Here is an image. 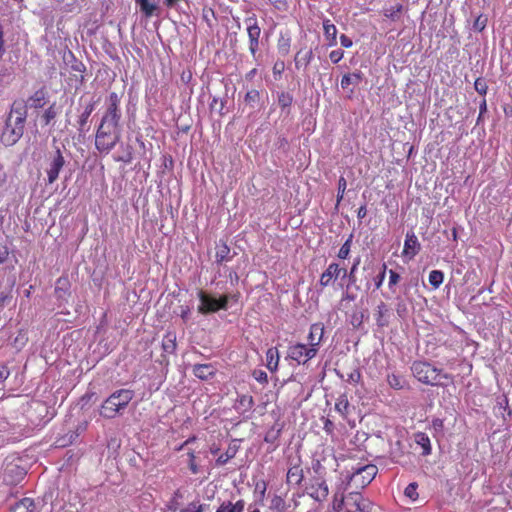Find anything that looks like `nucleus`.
Listing matches in <instances>:
<instances>
[{
    "instance_id": "1",
    "label": "nucleus",
    "mask_w": 512,
    "mask_h": 512,
    "mask_svg": "<svg viewBox=\"0 0 512 512\" xmlns=\"http://www.w3.org/2000/svg\"><path fill=\"white\" fill-rule=\"evenodd\" d=\"M413 376L421 383L431 386H446L454 382V376L433 366L427 361L417 360L411 365Z\"/></svg>"
},
{
    "instance_id": "2",
    "label": "nucleus",
    "mask_w": 512,
    "mask_h": 512,
    "mask_svg": "<svg viewBox=\"0 0 512 512\" xmlns=\"http://www.w3.org/2000/svg\"><path fill=\"white\" fill-rule=\"evenodd\" d=\"M373 502L359 492H336L333 495L332 512H372Z\"/></svg>"
},
{
    "instance_id": "3",
    "label": "nucleus",
    "mask_w": 512,
    "mask_h": 512,
    "mask_svg": "<svg viewBox=\"0 0 512 512\" xmlns=\"http://www.w3.org/2000/svg\"><path fill=\"white\" fill-rule=\"evenodd\" d=\"M121 124L100 121L95 134V148L100 154H109L121 139Z\"/></svg>"
},
{
    "instance_id": "4",
    "label": "nucleus",
    "mask_w": 512,
    "mask_h": 512,
    "mask_svg": "<svg viewBox=\"0 0 512 512\" xmlns=\"http://www.w3.org/2000/svg\"><path fill=\"white\" fill-rule=\"evenodd\" d=\"M135 396L131 389H119L114 391L101 405L99 413L106 419H113L126 409Z\"/></svg>"
},
{
    "instance_id": "5",
    "label": "nucleus",
    "mask_w": 512,
    "mask_h": 512,
    "mask_svg": "<svg viewBox=\"0 0 512 512\" xmlns=\"http://www.w3.org/2000/svg\"><path fill=\"white\" fill-rule=\"evenodd\" d=\"M349 482L358 488H364L375 478L378 468L374 464H364L351 467Z\"/></svg>"
},
{
    "instance_id": "6",
    "label": "nucleus",
    "mask_w": 512,
    "mask_h": 512,
    "mask_svg": "<svg viewBox=\"0 0 512 512\" xmlns=\"http://www.w3.org/2000/svg\"><path fill=\"white\" fill-rule=\"evenodd\" d=\"M121 96L117 92H110L106 99V110L102 115L101 121L121 124Z\"/></svg>"
},
{
    "instance_id": "7",
    "label": "nucleus",
    "mask_w": 512,
    "mask_h": 512,
    "mask_svg": "<svg viewBox=\"0 0 512 512\" xmlns=\"http://www.w3.org/2000/svg\"><path fill=\"white\" fill-rule=\"evenodd\" d=\"M200 306L198 311L202 314L217 312L220 309H226L228 305V297L221 296L219 299L213 298L206 294L204 291H199Z\"/></svg>"
},
{
    "instance_id": "8",
    "label": "nucleus",
    "mask_w": 512,
    "mask_h": 512,
    "mask_svg": "<svg viewBox=\"0 0 512 512\" xmlns=\"http://www.w3.org/2000/svg\"><path fill=\"white\" fill-rule=\"evenodd\" d=\"M246 30L249 38V51L255 58L259 50V38L261 35V28L258 24V19L255 14L245 18Z\"/></svg>"
},
{
    "instance_id": "9",
    "label": "nucleus",
    "mask_w": 512,
    "mask_h": 512,
    "mask_svg": "<svg viewBox=\"0 0 512 512\" xmlns=\"http://www.w3.org/2000/svg\"><path fill=\"white\" fill-rule=\"evenodd\" d=\"M316 350L309 348L307 345L297 343L289 347L288 357L296 361L298 364H305L316 356Z\"/></svg>"
},
{
    "instance_id": "10",
    "label": "nucleus",
    "mask_w": 512,
    "mask_h": 512,
    "mask_svg": "<svg viewBox=\"0 0 512 512\" xmlns=\"http://www.w3.org/2000/svg\"><path fill=\"white\" fill-rule=\"evenodd\" d=\"M347 269L340 267L336 262H332L328 265L325 271L320 275L319 284L322 288L330 286L339 277H346Z\"/></svg>"
},
{
    "instance_id": "11",
    "label": "nucleus",
    "mask_w": 512,
    "mask_h": 512,
    "mask_svg": "<svg viewBox=\"0 0 512 512\" xmlns=\"http://www.w3.org/2000/svg\"><path fill=\"white\" fill-rule=\"evenodd\" d=\"M65 163L66 161L60 148H56L54 154L50 158L49 165L46 170L48 184H53L58 179L60 171L64 167Z\"/></svg>"
},
{
    "instance_id": "12",
    "label": "nucleus",
    "mask_w": 512,
    "mask_h": 512,
    "mask_svg": "<svg viewBox=\"0 0 512 512\" xmlns=\"http://www.w3.org/2000/svg\"><path fill=\"white\" fill-rule=\"evenodd\" d=\"M307 489L308 495L317 502H324L329 495V488L325 480L317 479Z\"/></svg>"
},
{
    "instance_id": "13",
    "label": "nucleus",
    "mask_w": 512,
    "mask_h": 512,
    "mask_svg": "<svg viewBox=\"0 0 512 512\" xmlns=\"http://www.w3.org/2000/svg\"><path fill=\"white\" fill-rule=\"evenodd\" d=\"M268 509L270 512H293L290 503L286 500V494H270L268 497Z\"/></svg>"
},
{
    "instance_id": "14",
    "label": "nucleus",
    "mask_w": 512,
    "mask_h": 512,
    "mask_svg": "<svg viewBox=\"0 0 512 512\" xmlns=\"http://www.w3.org/2000/svg\"><path fill=\"white\" fill-rule=\"evenodd\" d=\"M324 336V325L321 322L313 323L310 326L309 334L307 337L308 347L314 348L316 353H318L319 346L323 340Z\"/></svg>"
},
{
    "instance_id": "15",
    "label": "nucleus",
    "mask_w": 512,
    "mask_h": 512,
    "mask_svg": "<svg viewBox=\"0 0 512 512\" xmlns=\"http://www.w3.org/2000/svg\"><path fill=\"white\" fill-rule=\"evenodd\" d=\"M24 130L20 126H13V123L6 122V126L2 133V141L7 146H12L22 137Z\"/></svg>"
},
{
    "instance_id": "16",
    "label": "nucleus",
    "mask_w": 512,
    "mask_h": 512,
    "mask_svg": "<svg viewBox=\"0 0 512 512\" xmlns=\"http://www.w3.org/2000/svg\"><path fill=\"white\" fill-rule=\"evenodd\" d=\"M420 248V243L414 232H407L402 251L403 256H408L412 259L419 253Z\"/></svg>"
},
{
    "instance_id": "17",
    "label": "nucleus",
    "mask_w": 512,
    "mask_h": 512,
    "mask_svg": "<svg viewBox=\"0 0 512 512\" xmlns=\"http://www.w3.org/2000/svg\"><path fill=\"white\" fill-rule=\"evenodd\" d=\"M313 59V51L308 47H303L297 51L294 56L295 68L297 70L306 69Z\"/></svg>"
},
{
    "instance_id": "18",
    "label": "nucleus",
    "mask_w": 512,
    "mask_h": 512,
    "mask_svg": "<svg viewBox=\"0 0 512 512\" xmlns=\"http://www.w3.org/2000/svg\"><path fill=\"white\" fill-rule=\"evenodd\" d=\"M193 374L201 380H208L216 375V368L212 364H195Z\"/></svg>"
},
{
    "instance_id": "19",
    "label": "nucleus",
    "mask_w": 512,
    "mask_h": 512,
    "mask_svg": "<svg viewBox=\"0 0 512 512\" xmlns=\"http://www.w3.org/2000/svg\"><path fill=\"white\" fill-rule=\"evenodd\" d=\"M304 479V471L301 465L295 464L291 466L286 475L287 484L300 485Z\"/></svg>"
},
{
    "instance_id": "20",
    "label": "nucleus",
    "mask_w": 512,
    "mask_h": 512,
    "mask_svg": "<svg viewBox=\"0 0 512 512\" xmlns=\"http://www.w3.org/2000/svg\"><path fill=\"white\" fill-rule=\"evenodd\" d=\"M291 43L292 37L290 31H281L277 39L278 52L283 56L288 55L290 53Z\"/></svg>"
},
{
    "instance_id": "21",
    "label": "nucleus",
    "mask_w": 512,
    "mask_h": 512,
    "mask_svg": "<svg viewBox=\"0 0 512 512\" xmlns=\"http://www.w3.org/2000/svg\"><path fill=\"white\" fill-rule=\"evenodd\" d=\"M47 98V90L45 87H42L36 90L28 99V105L31 108L38 109L42 108L46 103Z\"/></svg>"
},
{
    "instance_id": "22",
    "label": "nucleus",
    "mask_w": 512,
    "mask_h": 512,
    "mask_svg": "<svg viewBox=\"0 0 512 512\" xmlns=\"http://www.w3.org/2000/svg\"><path fill=\"white\" fill-rule=\"evenodd\" d=\"M414 441L422 448L421 455L428 456L432 453V447L429 436L424 432L414 434Z\"/></svg>"
},
{
    "instance_id": "23",
    "label": "nucleus",
    "mask_w": 512,
    "mask_h": 512,
    "mask_svg": "<svg viewBox=\"0 0 512 512\" xmlns=\"http://www.w3.org/2000/svg\"><path fill=\"white\" fill-rule=\"evenodd\" d=\"M323 30L324 36L328 42V46L332 47L337 44V28L336 26L329 20L325 19L323 21Z\"/></svg>"
},
{
    "instance_id": "24",
    "label": "nucleus",
    "mask_w": 512,
    "mask_h": 512,
    "mask_svg": "<svg viewBox=\"0 0 512 512\" xmlns=\"http://www.w3.org/2000/svg\"><path fill=\"white\" fill-rule=\"evenodd\" d=\"M114 161L129 164L133 160V147L129 144L121 145L120 150L113 156Z\"/></svg>"
},
{
    "instance_id": "25",
    "label": "nucleus",
    "mask_w": 512,
    "mask_h": 512,
    "mask_svg": "<svg viewBox=\"0 0 512 512\" xmlns=\"http://www.w3.org/2000/svg\"><path fill=\"white\" fill-rule=\"evenodd\" d=\"M245 509V501L239 499L235 503L231 501H223L217 508L216 512H243Z\"/></svg>"
},
{
    "instance_id": "26",
    "label": "nucleus",
    "mask_w": 512,
    "mask_h": 512,
    "mask_svg": "<svg viewBox=\"0 0 512 512\" xmlns=\"http://www.w3.org/2000/svg\"><path fill=\"white\" fill-rule=\"evenodd\" d=\"M335 410L346 419L351 411V405L348 401V397L346 394H341L338 396L335 402Z\"/></svg>"
},
{
    "instance_id": "27",
    "label": "nucleus",
    "mask_w": 512,
    "mask_h": 512,
    "mask_svg": "<svg viewBox=\"0 0 512 512\" xmlns=\"http://www.w3.org/2000/svg\"><path fill=\"white\" fill-rule=\"evenodd\" d=\"M70 281L67 276H61L56 281V286L54 289L55 295L57 298L62 299L66 295L69 294L70 290Z\"/></svg>"
},
{
    "instance_id": "28",
    "label": "nucleus",
    "mask_w": 512,
    "mask_h": 512,
    "mask_svg": "<svg viewBox=\"0 0 512 512\" xmlns=\"http://www.w3.org/2000/svg\"><path fill=\"white\" fill-rule=\"evenodd\" d=\"M35 508L36 505L33 499L23 498L11 508L10 512H34Z\"/></svg>"
},
{
    "instance_id": "29",
    "label": "nucleus",
    "mask_w": 512,
    "mask_h": 512,
    "mask_svg": "<svg viewBox=\"0 0 512 512\" xmlns=\"http://www.w3.org/2000/svg\"><path fill=\"white\" fill-rule=\"evenodd\" d=\"M363 79L361 71L344 74L341 79V87L347 89L350 85H358Z\"/></svg>"
},
{
    "instance_id": "30",
    "label": "nucleus",
    "mask_w": 512,
    "mask_h": 512,
    "mask_svg": "<svg viewBox=\"0 0 512 512\" xmlns=\"http://www.w3.org/2000/svg\"><path fill=\"white\" fill-rule=\"evenodd\" d=\"M135 3L139 6L141 13L146 18H150L158 10L157 4L150 0H135Z\"/></svg>"
},
{
    "instance_id": "31",
    "label": "nucleus",
    "mask_w": 512,
    "mask_h": 512,
    "mask_svg": "<svg viewBox=\"0 0 512 512\" xmlns=\"http://www.w3.org/2000/svg\"><path fill=\"white\" fill-rule=\"evenodd\" d=\"M266 360H267V364H266L267 368L271 372L276 371L278 368V364H279V353H278V349L276 347H271L267 350Z\"/></svg>"
},
{
    "instance_id": "32",
    "label": "nucleus",
    "mask_w": 512,
    "mask_h": 512,
    "mask_svg": "<svg viewBox=\"0 0 512 512\" xmlns=\"http://www.w3.org/2000/svg\"><path fill=\"white\" fill-rule=\"evenodd\" d=\"M94 109H95V103L94 102H90L89 104L86 105L84 111L79 116V119H78V126H79L78 130L80 132H83V131L86 130L85 128H86V126L88 124L89 117L92 114V112L94 111Z\"/></svg>"
},
{
    "instance_id": "33",
    "label": "nucleus",
    "mask_w": 512,
    "mask_h": 512,
    "mask_svg": "<svg viewBox=\"0 0 512 512\" xmlns=\"http://www.w3.org/2000/svg\"><path fill=\"white\" fill-rule=\"evenodd\" d=\"M176 334L173 331H167L162 340V348L167 353H173L176 350Z\"/></svg>"
},
{
    "instance_id": "34",
    "label": "nucleus",
    "mask_w": 512,
    "mask_h": 512,
    "mask_svg": "<svg viewBox=\"0 0 512 512\" xmlns=\"http://www.w3.org/2000/svg\"><path fill=\"white\" fill-rule=\"evenodd\" d=\"M403 10L404 6L401 3H397L396 5L390 8H384L383 15L387 19H390L392 21H398L401 17Z\"/></svg>"
},
{
    "instance_id": "35",
    "label": "nucleus",
    "mask_w": 512,
    "mask_h": 512,
    "mask_svg": "<svg viewBox=\"0 0 512 512\" xmlns=\"http://www.w3.org/2000/svg\"><path fill=\"white\" fill-rule=\"evenodd\" d=\"M27 117V103L24 100H16L13 102L8 117Z\"/></svg>"
},
{
    "instance_id": "36",
    "label": "nucleus",
    "mask_w": 512,
    "mask_h": 512,
    "mask_svg": "<svg viewBox=\"0 0 512 512\" xmlns=\"http://www.w3.org/2000/svg\"><path fill=\"white\" fill-rule=\"evenodd\" d=\"M254 406V399L251 395L244 394L239 396L236 402V408L242 412L250 411Z\"/></svg>"
},
{
    "instance_id": "37",
    "label": "nucleus",
    "mask_w": 512,
    "mask_h": 512,
    "mask_svg": "<svg viewBox=\"0 0 512 512\" xmlns=\"http://www.w3.org/2000/svg\"><path fill=\"white\" fill-rule=\"evenodd\" d=\"M230 248L226 243H222L217 247L215 258L216 262L221 264L229 260Z\"/></svg>"
},
{
    "instance_id": "38",
    "label": "nucleus",
    "mask_w": 512,
    "mask_h": 512,
    "mask_svg": "<svg viewBox=\"0 0 512 512\" xmlns=\"http://www.w3.org/2000/svg\"><path fill=\"white\" fill-rule=\"evenodd\" d=\"M261 98L260 91L257 89H251L246 92L244 96V102L246 105L250 107H254L257 103H259Z\"/></svg>"
},
{
    "instance_id": "39",
    "label": "nucleus",
    "mask_w": 512,
    "mask_h": 512,
    "mask_svg": "<svg viewBox=\"0 0 512 512\" xmlns=\"http://www.w3.org/2000/svg\"><path fill=\"white\" fill-rule=\"evenodd\" d=\"M58 108L55 103L51 104L43 113L42 115V121L44 125H49L52 120L56 118L58 115Z\"/></svg>"
},
{
    "instance_id": "40",
    "label": "nucleus",
    "mask_w": 512,
    "mask_h": 512,
    "mask_svg": "<svg viewBox=\"0 0 512 512\" xmlns=\"http://www.w3.org/2000/svg\"><path fill=\"white\" fill-rule=\"evenodd\" d=\"M208 507V505L200 501H192L188 503L185 508L181 509L180 512H206Z\"/></svg>"
},
{
    "instance_id": "41",
    "label": "nucleus",
    "mask_w": 512,
    "mask_h": 512,
    "mask_svg": "<svg viewBox=\"0 0 512 512\" xmlns=\"http://www.w3.org/2000/svg\"><path fill=\"white\" fill-rule=\"evenodd\" d=\"M352 239H353V235L350 234V236L347 238V240L340 247V249L337 253V257L339 259L345 260L349 257V254L351 251Z\"/></svg>"
},
{
    "instance_id": "42",
    "label": "nucleus",
    "mask_w": 512,
    "mask_h": 512,
    "mask_svg": "<svg viewBox=\"0 0 512 512\" xmlns=\"http://www.w3.org/2000/svg\"><path fill=\"white\" fill-rule=\"evenodd\" d=\"M429 283L431 286H433L435 289H437L444 280V274L440 270H432L429 273Z\"/></svg>"
},
{
    "instance_id": "43",
    "label": "nucleus",
    "mask_w": 512,
    "mask_h": 512,
    "mask_svg": "<svg viewBox=\"0 0 512 512\" xmlns=\"http://www.w3.org/2000/svg\"><path fill=\"white\" fill-rule=\"evenodd\" d=\"M293 96L288 92H281L278 94V105L282 110L289 108L292 105Z\"/></svg>"
},
{
    "instance_id": "44",
    "label": "nucleus",
    "mask_w": 512,
    "mask_h": 512,
    "mask_svg": "<svg viewBox=\"0 0 512 512\" xmlns=\"http://www.w3.org/2000/svg\"><path fill=\"white\" fill-rule=\"evenodd\" d=\"M387 382L393 389L400 390L403 388V379L401 376L394 373L387 375Z\"/></svg>"
},
{
    "instance_id": "45",
    "label": "nucleus",
    "mask_w": 512,
    "mask_h": 512,
    "mask_svg": "<svg viewBox=\"0 0 512 512\" xmlns=\"http://www.w3.org/2000/svg\"><path fill=\"white\" fill-rule=\"evenodd\" d=\"M267 488H268V483L266 480L260 479L257 482H255L254 492L259 495L260 500H263L265 498Z\"/></svg>"
},
{
    "instance_id": "46",
    "label": "nucleus",
    "mask_w": 512,
    "mask_h": 512,
    "mask_svg": "<svg viewBox=\"0 0 512 512\" xmlns=\"http://www.w3.org/2000/svg\"><path fill=\"white\" fill-rule=\"evenodd\" d=\"M236 455V450L229 448L225 453L220 454L216 459V464L218 466L225 465L230 459L234 458Z\"/></svg>"
},
{
    "instance_id": "47",
    "label": "nucleus",
    "mask_w": 512,
    "mask_h": 512,
    "mask_svg": "<svg viewBox=\"0 0 512 512\" xmlns=\"http://www.w3.org/2000/svg\"><path fill=\"white\" fill-rule=\"evenodd\" d=\"M386 271H387V265H386V263H383L378 275L376 277H374V279H373L375 289H379L383 285L384 279L386 277Z\"/></svg>"
},
{
    "instance_id": "48",
    "label": "nucleus",
    "mask_w": 512,
    "mask_h": 512,
    "mask_svg": "<svg viewBox=\"0 0 512 512\" xmlns=\"http://www.w3.org/2000/svg\"><path fill=\"white\" fill-rule=\"evenodd\" d=\"M474 88L475 90L482 96H485L488 91V85L484 78H477L474 82Z\"/></svg>"
},
{
    "instance_id": "49",
    "label": "nucleus",
    "mask_w": 512,
    "mask_h": 512,
    "mask_svg": "<svg viewBox=\"0 0 512 512\" xmlns=\"http://www.w3.org/2000/svg\"><path fill=\"white\" fill-rule=\"evenodd\" d=\"M203 20L207 23V25L212 28L213 21L216 19L215 12L212 8H204L202 13Z\"/></svg>"
},
{
    "instance_id": "50",
    "label": "nucleus",
    "mask_w": 512,
    "mask_h": 512,
    "mask_svg": "<svg viewBox=\"0 0 512 512\" xmlns=\"http://www.w3.org/2000/svg\"><path fill=\"white\" fill-rule=\"evenodd\" d=\"M417 487V483H410L404 490L405 496L415 501L418 498Z\"/></svg>"
},
{
    "instance_id": "51",
    "label": "nucleus",
    "mask_w": 512,
    "mask_h": 512,
    "mask_svg": "<svg viewBox=\"0 0 512 512\" xmlns=\"http://www.w3.org/2000/svg\"><path fill=\"white\" fill-rule=\"evenodd\" d=\"M387 312V306L384 302H381L376 309V321L379 326H384L385 323L382 322V318L384 317L385 313Z\"/></svg>"
},
{
    "instance_id": "52",
    "label": "nucleus",
    "mask_w": 512,
    "mask_h": 512,
    "mask_svg": "<svg viewBox=\"0 0 512 512\" xmlns=\"http://www.w3.org/2000/svg\"><path fill=\"white\" fill-rule=\"evenodd\" d=\"M362 379L361 372L358 368L353 369L350 373L347 374L346 381L351 384H358Z\"/></svg>"
},
{
    "instance_id": "53",
    "label": "nucleus",
    "mask_w": 512,
    "mask_h": 512,
    "mask_svg": "<svg viewBox=\"0 0 512 512\" xmlns=\"http://www.w3.org/2000/svg\"><path fill=\"white\" fill-rule=\"evenodd\" d=\"M346 188H347V181L343 176H341L338 180V193H337V202L338 203L343 199Z\"/></svg>"
},
{
    "instance_id": "54",
    "label": "nucleus",
    "mask_w": 512,
    "mask_h": 512,
    "mask_svg": "<svg viewBox=\"0 0 512 512\" xmlns=\"http://www.w3.org/2000/svg\"><path fill=\"white\" fill-rule=\"evenodd\" d=\"M188 456H189V462H188L189 469L192 472V474H197L199 472V467L196 464V456H195L194 452L193 451L189 452Z\"/></svg>"
},
{
    "instance_id": "55",
    "label": "nucleus",
    "mask_w": 512,
    "mask_h": 512,
    "mask_svg": "<svg viewBox=\"0 0 512 512\" xmlns=\"http://www.w3.org/2000/svg\"><path fill=\"white\" fill-rule=\"evenodd\" d=\"M344 51L341 49L333 50L329 53V59L332 63L336 64L342 60Z\"/></svg>"
},
{
    "instance_id": "56",
    "label": "nucleus",
    "mask_w": 512,
    "mask_h": 512,
    "mask_svg": "<svg viewBox=\"0 0 512 512\" xmlns=\"http://www.w3.org/2000/svg\"><path fill=\"white\" fill-rule=\"evenodd\" d=\"M401 277L400 275L394 271V270H389V282H388V286L390 289H392L395 285H397L400 281Z\"/></svg>"
},
{
    "instance_id": "57",
    "label": "nucleus",
    "mask_w": 512,
    "mask_h": 512,
    "mask_svg": "<svg viewBox=\"0 0 512 512\" xmlns=\"http://www.w3.org/2000/svg\"><path fill=\"white\" fill-rule=\"evenodd\" d=\"M27 117H20V116H14V117H8L7 121L8 123H13V126H20V129L24 130V125Z\"/></svg>"
},
{
    "instance_id": "58",
    "label": "nucleus",
    "mask_w": 512,
    "mask_h": 512,
    "mask_svg": "<svg viewBox=\"0 0 512 512\" xmlns=\"http://www.w3.org/2000/svg\"><path fill=\"white\" fill-rule=\"evenodd\" d=\"M253 377L259 383H267L268 381L267 373L263 370H254Z\"/></svg>"
},
{
    "instance_id": "59",
    "label": "nucleus",
    "mask_w": 512,
    "mask_h": 512,
    "mask_svg": "<svg viewBox=\"0 0 512 512\" xmlns=\"http://www.w3.org/2000/svg\"><path fill=\"white\" fill-rule=\"evenodd\" d=\"M72 69L74 71H77L80 73V82L82 83L84 81V75L83 73L85 72L86 68H85V65L82 63V62H79V61H76L73 65H72Z\"/></svg>"
},
{
    "instance_id": "60",
    "label": "nucleus",
    "mask_w": 512,
    "mask_h": 512,
    "mask_svg": "<svg viewBox=\"0 0 512 512\" xmlns=\"http://www.w3.org/2000/svg\"><path fill=\"white\" fill-rule=\"evenodd\" d=\"M270 3L278 10H287V2L285 0H270Z\"/></svg>"
},
{
    "instance_id": "61",
    "label": "nucleus",
    "mask_w": 512,
    "mask_h": 512,
    "mask_svg": "<svg viewBox=\"0 0 512 512\" xmlns=\"http://www.w3.org/2000/svg\"><path fill=\"white\" fill-rule=\"evenodd\" d=\"M432 427L435 431L441 432L444 428V421L440 418H434L432 420Z\"/></svg>"
},
{
    "instance_id": "62",
    "label": "nucleus",
    "mask_w": 512,
    "mask_h": 512,
    "mask_svg": "<svg viewBox=\"0 0 512 512\" xmlns=\"http://www.w3.org/2000/svg\"><path fill=\"white\" fill-rule=\"evenodd\" d=\"M285 69V63L284 61H277L275 62L274 66H273V73L276 75H280L283 73Z\"/></svg>"
},
{
    "instance_id": "63",
    "label": "nucleus",
    "mask_w": 512,
    "mask_h": 512,
    "mask_svg": "<svg viewBox=\"0 0 512 512\" xmlns=\"http://www.w3.org/2000/svg\"><path fill=\"white\" fill-rule=\"evenodd\" d=\"M9 256V250L7 246H1L0 247V264H3L7 261Z\"/></svg>"
},
{
    "instance_id": "64",
    "label": "nucleus",
    "mask_w": 512,
    "mask_h": 512,
    "mask_svg": "<svg viewBox=\"0 0 512 512\" xmlns=\"http://www.w3.org/2000/svg\"><path fill=\"white\" fill-rule=\"evenodd\" d=\"M340 43L344 48H350L353 45V41L345 34L340 36Z\"/></svg>"
}]
</instances>
